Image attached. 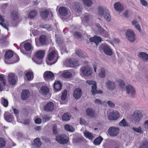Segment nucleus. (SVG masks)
I'll return each mask as SVG.
<instances>
[{"instance_id":"obj_57","label":"nucleus","mask_w":148,"mask_h":148,"mask_svg":"<svg viewBox=\"0 0 148 148\" xmlns=\"http://www.w3.org/2000/svg\"><path fill=\"white\" fill-rule=\"evenodd\" d=\"M53 133L54 134H56L58 133V131L57 129V127L56 125H54L53 126Z\"/></svg>"},{"instance_id":"obj_56","label":"nucleus","mask_w":148,"mask_h":148,"mask_svg":"<svg viewBox=\"0 0 148 148\" xmlns=\"http://www.w3.org/2000/svg\"><path fill=\"white\" fill-rule=\"evenodd\" d=\"M80 124L82 125H88V123H87L86 121L84 119L80 118Z\"/></svg>"},{"instance_id":"obj_61","label":"nucleus","mask_w":148,"mask_h":148,"mask_svg":"<svg viewBox=\"0 0 148 148\" xmlns=\"http://www.w3.org/2000/svg\"><path fill=\"white\" fill-rule=\"evenodd\" d=\"M86 82L89 85H96V82L95 81H93L91 80H87Z\"/></svg>"},{"instance_id":"obj_53","label":"nucleus","mask_w":148,"mask_h":148,"mask_svg":"<svg viewBox=\"0 0 148 148\" xmlns=\"http://www.w3.org/2000/svg\"><path fill=\"white\" fill-rule=\"evenodd\" d=\"M0 81L2 82V84L4 86L6 85L5 80L4 79L3 75V74L0 75Z\"/></svg>"},{"instance_id":"obj_17","label":"nucleus","mask_w":148,"mask_h":148,"mask_svg":"<svg viewBox=\"0 0 148 148\" xmlns=\"http://www.w3.org/2000/svg\"><path fill=\"white\" fill-rule=\"evenodd\" d=\"M4 116L5 120L9 122H11L14 119L13 115L10 113H5Z\"/></svg>"},{"instance_id":"obj_60","label":"nucleus","mask_w":148,"mask_h":148,"mask_svg":"<svg viewBox=\"0 0 148 148\" xmlns=\"http://www.w3.org/2000/svg\"><path fill=\"white\" fill-rule=\"evenodd\" d=\"M119 85L121 87H123L125 85V83L121 79L119 80L118 81Z\"/></svg>"},{"instance_id":"obj_12","label":"nucleus","mask_w":148,"mask_h":148,"mask_svg":"<svg viewBox=\"0 0 148 148\" xmlns=\"http://www.w3.org/2000/svg\"><path fill=\"white\" fill-rule=\"evenodd\" d=\"M54 74L50 71H47L44 73L43 77L45 80H52L54 79Z\"/></svg>"},{"instance_id":"obj_25","label":"nucleus","mask_w":148,"mask_h":148,"mask_svg":"<svg viewBox=\"0 0 148 148\" xmlns=\"http://www.w3.org/2000/svg\"><path fill=\"white\" fill-rule=\"evenodd\" d=\"M114 7L115 9L119 12L121 11L124 10L123 6L119 2L115 3L114 5Z\"/></svg>"},{"instance_id":"obj_48","label":"nucleus","mask_w":148,"mask_h":148,"mask_svg":"<svg viewBox=\"0 0 148 148\" xmlns=\"http://www.w3.org/2000/svg\"><path fill=\"white\" fill-rule=\"evenodd\" d=\"M67 91L66 90H64L62 92V95L61 97V99L62 100H65L66 99Z\"/></svg>"},{"instance_id":"obj_58","label":"nucleus","mask_w":148,"mask_h":148,"mask_svg":"<svg viewBox=\"0 0 148 148\" xmlns=\"http://www.w3.org/2000/svg\"><path fill=\"white\" fill-rule=\"evenodd\" d=\"M108 104L110 107L111 108H114L115 106V104L111 101H109L107 102Z\"/></svg>"},{"instance_id":"obj_42","label":"nucleus","mask_w":148,"mask_h":148,"mask_svg":"<svg viewBox=\"0 0 148 148\" xmlns=\"http://www.w3.org/2000/svg\"><path fill=\"white\" fill-rule=\"evenodd\" d=\"M1 104L5 107H7L8 105V101L7 99L2 97L1 99Z\"/></svg>"},{"instance_id":"obj_8","label":"nucleus","mask_w":148,"mask_h":148,"mask_svg":"<svg viewBox=\"0 0 148 148\" xmlns=\"http://www.w3.org/2000/svg\"><path fill=\"white\" fill-rule=\"evenodd\" d=\"M142 113L139 110L136 111L132 116V119L135 122L139 121L143 117Z\"/></svg>"},{"instance_id":"obj_9","label":"nucleus","mask_w":148,"mask_h":148,"mask_svg":"<svg viewBox=\"0 0 148 148\" xmlns=\"http://www.w3.org/2000/svg\"><path fill=\"white\" fill-rule=\"evenodd\" d=\"M119 128L111 126L109 129L108 132L110 136H117L119 134Z\"/></svg>"},{"instance_id":"obj_51","label":"nucleus","mask_w":148,"mask_h":148,"mask_svg":"<svg viewBox=\"0 0 148 148\" xmlns=\"http://www.w3.org/2000/svg\"><path fill=\"white\" fill-rule=\"evenodd\" d=\"M64 128L66 131L72 132L74 131V129L72 127L70 126L69 125H65Z\"/></svg>"},{"instance_id":"obj_30","label":"nucleus","mask_w":148,"mask_h":148,"mask_svg":"<svg viewBox=\"0 0 148 148\" xmlns=\"http://www.w3.org/2000/svg\"><path fill=\"white\" fill-rule=\"evenodd\" d=\"M49 14V12L48 10H45L41 12L40 15L42 18L45 19L47 17Z\"/></svg>"},{"instance_id":"obj_36","label":"nucleus","mask_w":148,"mask_h":148,"mask_svg":"<svg viewBox=\"0 0 148 148\" xmlns=\"http://www.w3.org/2000/svg\"><path fill=\"white\" fill-rule=\"evenodd\" d=\"M62 77L66 78H70L72 77V74L69 71H65L62 74Z\"/></svg>"},{"instance_id":"obj_7","label":"nucleus","mask_w":148,"mask_h":148,"mask_svg":"<svg viewBox=\"0 0 148 148\" xmlns=\"http://www.w3.org/2000/svg\"><path fill=\"white\" fill-rule=\"evenodd\" d=\"M58 58V54L56 50H53L50 53L48 56V59L49 61L54 60L53 64L55 63Z\"/></svg>"},{"instance_id":"obj_6","label":"nucleus","mask_w":148,"mask_h":148,"mask_svg":"<svg viewBox=\"0 0 148 148\" xmlns=\"http://www.w3.org/2000/svg\"><path fill=\"white\" fill-rule=\"evenodd\" d=\"M56 140L58 143L62 144L67 143L69 141L68 137L64 134L58 135L56 137Z\"/></svg>"},{"instance_id":"obj_35","label":"nucleus","mask_w":148,"mask_h":148,"mask_svg":"<svg viewBox=\"0 0 148 148\" xmlns=\"http://www.w3.org/2000/svg\"><path fill=\"white\" fill-rule=\"evenodd\" d=\"M25 75L28 80H32L34 78L33 73L32 71H27L25 73Z\"/></svg>"},{"instance_id":"obj_59","label":"nucleus","mask_w":148,"mask_h":148,"mask_svg":"<svg viewBox=\"0 0 148 148\" xmlns=\"http://www.w3.org/2000/svg\"><path fill=\"white\" fill-rule=\"evenodd\" d=\"M140 2L143 6L148 7V3L145 0H140Z\"/></svg>"},{"instance_id":"obj_28","label":"nucleus","mask_w":148,"mask_h":148,"mask_svg":"<svg viewBox=\"0 0 148 148\" xmlns=\"http://www.w3.org/2000/svg\"><path fill=\"white\" fill-rule=\"evenodd\" d=\"M62 87L61 83L59 81H56L54 84V87L56 92L60 90Z\"/></svg>"},{"instance_id":"obj_33","label":"nucleus","mask_w":148,"mask_h":148,"mask_svg":"<svg viewBox=\"0 0 148 148\" xmlns=\"http://www.w3.org/2000/svg\"><path fill=\"white\" fill-rule=\"evenodd\" d=\"M98 76L99 77L103 78L106 76L105 69L103 67L101 68L99 73L98 74Z\"/></svg>"},{"instance_id":"obj_32","label":"nucleus","mask_w":148,"mask_h":148,"mask_svg":"<svg viewBox=\"0 0 148 148\" xmlns=\"http://www.w3.org/2000/svg\"><path fill=\"white\" fill-rule=\"evenodd\" d=\"M47 37L44 35H42L40 36L39 38V41L41 45H45L47 42Z\"/></svg>"},{"instance_id":"obj_5","label":"nucleus","mask_w":148,"mask_h":148,"mask_svg":"<svg viewBox=\"0 0 148 148\" xmlns=\"http://www.w3.org/2000/svg\"><path fill=\"white\" fill-rule=\"evenodd\" d=\"M101 51L103 50L104 53L106 54L111 56L112 54V51L110 48L107 45L102 44L99 47Z\"/></svg>"},{"instance_id":"obj_62","label":"nucleus","mask_w":148,"mask_h":148,"mask_svg":"<svg viewBox=\"0 0 148 148\" xmlns=\"http://www.w3.org/2000/svg\"><path fill=\"white\" fill-rule=\"evenodd\" d=\"M56 42L58 44L60 45L63 44L64 42L62 39L59 38L57 39Z\"/></svg>"},{"instance_id":"obj_26","label":"nucleus","mask_w":148,"mask_h":148,"mask_svg":"<svg viewBox=\"0 0 148 148\" xmlns=\"http://www.w3.org/2000/svg\"><path fill=\"white\" fill-rule=\"evenodd\" d=\"M97 87L96 85H94L92 86L91 92L93 95H94L96 94H101L102 93L103 91L102 90H97Z\"/></svg>"},{"instance_id":"obj_21","label":"nucleus","mask_w":148,"mask_h":148,"mask_svg":"<svg viewBox=\"0 0 148 148\" xmlns=\"http://www.w3.org/2000/svg\"><path fill=\"white\" fill-rule=\"evenodd\" d=\"M54 107V106L53 103L50 102L45 106V109L47 111H51L53 110Z\"/></svg>"},{"instance_id":"obj_64","label":"nucleus","mask_w":148,"mask_h":148,"mask_svg":"<svg viewBox=\"0 0 148 148\" xmlns=\"http://www.w3.org/2000/svg\"><path fill=\"white\" fill-rule=\"evenodd\" d=\"M128 12L129 10H125L123 13L124 16L126 18H127L129 16Z\"/></svg>"},{"instance_id":"obj_16","label":"nucleus","mask_w":148,"mask_h":148,"mask_svg":"<svg viewBox=\"0 0 148 148\" xmlns=\"http://www.w3.org/2000/svg\"><path fill=\"white\" fill-rule=\"evenodd\" d=\"M82 95V91L79 88H77L75 89L73 93V96L76 99L80 98Z\"/></svg>"},{"instance_id":"obj_49","label":"nucleus","mask_w":148,"mask_h":148,"mask_svg":"<svg viewBox=\"0 0 148 148\" xmlns=\"http://www.w3.org/2000/svg\"><path fill=\"white\" fill-rule=\"evenodd\" d=\"M139 148H148V141H143L142 144L139 147Z\"/></svg>"},{"instance_id":"obj_54","label":"nucleus","mask_w":148,"mask_h":148,"mask_svg":"<svg viewBox=\"0 0 148 148\" xmlns=\"http://www.w3.org/2000/svg\"><path fill=\"white\" fill-rule=\"evenodd\" d=\"M5 141L3 138H0V147H3L5 145Z\"/></svg>"},{"instance_id":"obj_4","label":"nucleus","mask_w":148,"mask_h":148,"mask_svg":"<svg viewBox=\"0 0 148 148\" xmlns=\"http://www.w3.org/2000/svg\"><path fill=\"white\" fill-rule=\"evenodd\" d=\"M125 35L126 38L131 42H134L136 40L135 34L132 29H127L125 32Z\"/></svg>"},{"instance_id":"obj_34","label":"nucleus","mask_w":148,"mask_h":148,"mask_svg":"<svg viewBox=\"0 0 148 148\" xmlns=\"http://www.w3.org/2000/svg\"><path fill=\"white\" fill-rule=\"evenodd\" d=\"M84 136L89 139L92 140L93 138V136L92 134L88 131L86 130L84 133Z\"/></svg>"},{"instance_id":"obj_43","label":"nucleus","mask_w":148,"mask_h":148,"mask_svg":"<svg viewBox=\"0 0 148 148\" xmlns=\"http://www.w3.org/2000/svg\"><path fill=\"white\" fill-rule=\"evenodd\" d=\"M13 55V53L11 51H7L5 54V58L6 59H9L12 57Z\"/></svg>"},{"instance_id":"obj_13","label":"nucleus","mask_w":148,"mask_h":148,"mask_svg":"<svg viewBox=\"0 0 148 148\" xmlns=\"http://www.w3.org/2000/svg\"><path fill=\"white\" fill-rule=\"evenodd\" d=\"M119 114L117 111L110 112L108 116V119L111 120H116L119 117Z\"/></svg>"},{"instance_id":"obj_3","label":"nucleus","mask_w":148,"mask_h":148,"mask_svg":"<svg viewBox=\"0 0 148 148\" xmlns=\"http://www.w3.org/2000/svg\"><path fill=\"white\" fill-rule=\"evenodd\" d=\"M80 71V75L82 76L88 77L91 76L92 74L91 68L88 65L85 66L81 68Z\"/></svg>"},{"instance_id":"obj_45","label":"nucleus","mask_w":148,"mask_h":148,"mask_svg":"<svg viewBox=\"0 0 148 148\" xmlns=\"http://www.w3.org/2000/svg\"><path fill=\"white\" fill-rule=\"evenodd\" d=\"M34 145L37 147H39L41 145V143L39 138H37L34 139Z\"/></svg>"},{"instance_id":"obj_14","label":"nucleus","mask_w":148,"mask_h":148,"mask_svg":"<svg viewBox=\"0 0 148 148\" xmlns=\"http://www.w3.org/2000/svg\"><path fill=\"white\" fill-rule=\"evenodd\" d=\"M8 80L10 84L14 85L17 82V78L13 73H10L8 76Z\"/></svg>"},{"instance_id":"obj_41","label":"nucleus","mask_w":148,"mask_h":148,"mask_svg":"<svg viewBox=\"0 0 148 148\" xmlns=\"http://www.w3.org/2000/svg\"><path fill=\"white\" fill-rule=\"evenodd\" d=\"M76 53L77 55L80 58H84L85 53L81 50H77L76 51Z\"/></svg>"},{"instance_id":"obj_10","label":"nucleus","mask_w":148,"mask_h":148,"mask_svg":"<svg viewBox=\"0 0 148 148\" xmlns=\"http://www.w3.org/2000/svg\"><path fill=\"white\" fill-rule=\"evenodd\" d=\"M108 90L113 91L116 88L115 82L110 80H108L105 83Z\"/></svg>"},{"instance_id":"obj_11","label":"nucleus","mask_w":148,"mask_h":148,"mask_svg":"<svg viewBox=\"0 0 148 148\" xmlns=\"http://www.w3.org/2000/svg\"><path fill=\"white\" fill-rule=\"evenodd\" d=\"M125 88L127 94H129L131 97H134V95L135 93L134 88L130 85L126 86Z\"/></svg>"},{"instance_id":"obj_1","label":"nucleus","mask_w":148,"mask_h":148,"mask_svg":"<svg viewBox=\"0 0 148 148\" xmlns=\"http://www.w3.org/2000/svg\"><path fill=\"white\" fill-rule=\"evenodd\" d=\"M97 15L100 16H103L104 19L108 21H110L111 16L110 12L108 9L106 7L99 6L97 8Z\"/></svg>"},{"instance_id":"obj_22","label":"nucleus","mask_w":148,"mask_h":148,"mask_svg":"<svg viewBox=\"0 0 148 148\" xmlns=\"http://www.w3.org/2000/svg\"><path fill=\"white\" fill-rule=\"evenodd\" d=\"M45 51L43 50H40L37 51L35 54L36 58L38 59L41 60L44 56Z\"/></svg>"},{"instance_id":"obj_40","label":"nucleus","mask_w":148,"mask_h":148,"mask_svg":"<svg viewBox=\"0 0 148 148\" xmlns=\"http://www.w3.org/2000/svg\"><path fill=\"white\" fill-rule=\"evenodd\" d=\"M71 117V114L68 113H64L62 117L63 121H67L69 120L70 118Z\"/></svg>"},{"instance_id":"obj_29","label":"nucleus","mask_w":148,"mask_h":148,"mask_svg":"<svg viewBox=\"0 0 148 148\" xmlns=\"http://www.w3.org/2000/svg\"><path fill=\"white\" fill-rule=\"evenodd\" d=\"M49 92V89L46 86H42L40 90V92L43 95H46Z\"/></svg>"},{"instance_id":"obj_18","label":"nucleus","mask_w":148,"mask_h":148,"mask_svg":"<svg viewBox=\"0 0 148 148\" xmlns=\"http://www.w3.org/2000/svg\"><path fill=\"white\" fill-rule=\"evenodd\" d=\"M73 9L78 12H81L82 10L81 4L78 2L75 3L73 6Z\"/></svg>"},{"instance_id":"obj_47","label":"nucleus","mask_w":148,"mask_h":148,"mask_svg":"<svg viewBox=\"0 0 148 148\" xmlns=\"http://www.w3.org/2000/svg\"><path fill=\"white\" fill-rule=\"evenodd\" d=\"M24 47L27 51H29L31 49L32 46L30 43L26 42L24 44Z\"/></svg>"},{"instance_id":"obj_39","label":"nucleus","mask_w":148,"mask_h":148,"mask_svg":"<svg viewBox=\"0 0 148 148\" xmlns=\"http://www.w3.org/2000/svg\"><path fill=\"white\" fill-rule=\"evenodd\" d=\"M37 14V12L34 10H32L29 12L28 15V17L31 19L33 18L36 16Z\"/></svg>"},{"instance_id":"obj_15","label":"nucleus","mask_w":148,"mask_h":148,"mask_svg":"<svg viewBox=\"0 0 148 148\" xmlns=\"http://www.w3.org/2000/svg\"><path fill=\"white\" fill-rule=\"evenodd\" d=\"M0 24L2 26L8 30V23L7 21L5 20L4 16L0 14Z\"/></svg>"},{"instance_id":"obj_19","label":"nucleus","mask_w":148,"mask_h":148,"mask_svg":"<svg viewBox=\"0 0 148 148\" xmlns=\"http://www.w3.org/2000/svg\"><path fill=\"white\" fill-rule=\"evenodd\" d=\"M59 14L62 16H65L67 15L68 13V9L66 7L62 6L59 8L58 10Z\"/></svg>"},{"instance_id":"obj_52","label":"nucleus","mask_w":148,"mask_h":148,"mask_svg":"<svg viewBox=\"0 0 148 148\" xmlns=\"http://www.w3.org/2000/svg\"><path fill=\"white\" fill-rule=\"evenodd\" d=\"M132 129L136 132L141 134L143 133V131L142 130V128L140 127H133Z\"/></svg>"},{"instance_id":"obj_31","label":"nucleus","mask_w":148,"mask_h":148,"mask_svg":"<svg viewBox=\"0 0 148 148\" xmlns=\"http://www.w3.org/2000/svg\"><path fill=\"white\" fill-rule=\"evenodd\" d=\"M86 115L88 116L93 117L94 116L95 112L94 110L91 108H87L86 111Z\"/></svg>"},{"instance_id":"obj_46","label":"nucleus","mask_w":148,"mask_h":148,"mask_svg":"<svg viewBox=\"0 0 148 148\" xmlns=\"http://www.w3.org/2000/svg\"><path fill=\"white\" fill-rule=\"evenodd\" d=\"M11 17L14 21L16 20L18 18L17 12L16 11H13L11 14Z\"/></svg>"},{"instance_id":"obj_23","label":"nucleus","mask_w":148,"mask_h":148,"mask_svg":"<svg viewBox=\"0 0 148 148\" xmlns=\"http://www.w3.org/2000/svg\"><path fill=\"white\" fill-rule=\"evenodd\" d=\"M89 41L90 42H94L96 45L102 41L101 38L97 36H95L94 37L90 38L89 39Z\"/></svg>"},{"instance_id":"obj_37","label":"nucleus","mask_w":148,"mask_h":148,"mask_svg":"<svg viewBox=\"0 0 148 148\" xmlns=\"http://www.w3.org/2000/svg\"><path fill=\"white\" fill-rule=\"evenodd\" d=\"M84 6L90 7L92 4L93 2L91 0H82Z\"/></svg>"},{"instance_id":"obj_50","label":"nucleus","mask_w":148,"mask_h":148,"mask_svg":"<svg viewBox=\"0 0 148 148\" xmlns=\"http://www.w3.org/2000/svg\"><path fill=\"white\" fill-rule=\"evenodd\" d=\"M119 125L121 126L125 127L128 126V124L126 121L125 119H123L121 122H120Z\"/></svg>"},{"instance_id":"obj_63","label":"nucleus","mask_w":148,"mask_h":148,"mask_svg":"<svg viewBox=\"0 0 148 148\" xmlns=\"http://www.w3.org/2000/svg\"><path fill=\"white\" fill-rule=\"evenodd\" d=\"M95 102L96 103L99 104L100 105H101L103 103L102 101L101 100L98 99H96L95 101Z\"/></svg>"},{"instance_id":"obj_44","label":"nucleus","mask_w":148,"mask_h":148,"mask_svg":"<svg viewBox=\"0 0 148 148\" xmlns=\"http://www.w3.org/2000/svg\"><path fill=\"white\" fill-rule=\"evenodd\" d=\"M102 140L103 138L101 136L97 137L94 140V144L95 145H99L102 141Z\"/></svg>"},{"instance_id":"obj_55","label":"nucleus","mask_w":148,"mask_h":148,"mask_svg":"<svg viewBox=\"0 0 148 148\" xmlns=\"http://www.w3.org/2000/svg\"><path fill=\"white\" fill-rule=\"evenodd\" d=\"M43 119V121L44 122H46L48 121L49 119L51 118V117H49L46 115H44L42 117Z\"/></svg>"},{"instance_id":"obj_38","label":"nucleus","mask_w":148,"mask_h":148,"mask_svg":"<svg viewBox=\"0 0 148 148\" xmlns=\"http://www.w3.org/2000/svg\"><path fill=\"white\" fill-rule=\"evenodd\" d=\"M91 16L88 14L85 13L84 15L83 18L82 19V23L84 24V21L87 22L90 19Z\"/></svg>"},{"instance_id":"obj_24","label":"nucleus","mask_w":148,"mask_h":148,"mask_svg":"<svg viewBox=\"0 0 148 148\" xmlns=\"http://www.w3.org/2000/svg\"><path fill=\"white\" fill-rule=\"evenodd\" d=\"M29 92L27 90H23L21 94V97L23 100H25L29 96Z\"/></svg>"},{"instance_id":"obj_20","label":"nucleus","mask_w":148,"mask_h":148,"mask_svg":"<svg viewBox=\"0 0 148 148\" xmlns=\"http://www.w3.org/2000/svg\"><path fill=\"white\" fill-rule=\"evenodd\" d=\"M64 65L66 67H73L75 66V64L71 59H67L63 62Z\"/></svg>"},{"instance_id":"obj_27","label":"nucleus","mask_w":148,"mask_h":148,"mask_svg":"<svg viewBox=\"0 0 148 148\" xmlns=\"http://www.w3.org/2000/svg\"><path fill=\"white\" fill-rule=\"evenodd\" d=\"M138 57L146 61H148V54L144 52H140L139 53Z\"/></svg>"},{"instance_id":"obj_2","label":"nucleus","mask_w":148,"mask_h":148,"mask_svg":"<svg viewBox=\"0 0 148 148\" xmlns=\"http://www.w3.org/2000/svg\"><path fill=\"white\" fill-rule=\"evenodd\" d=\"M95 26L96 27V30L95 31V34L101 35L105 37H108L109 36V34L108 32L104 29L99 24L96 23L95 24Z\"/></svg>"}]
</instances>
